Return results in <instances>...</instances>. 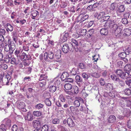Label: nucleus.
Segmentation results:
<instances>
[{
    "label": "nucleus",
    "instance_id": "obj_64",
    "mask_svg": "<svg viewBox=\"0 0 131 131\" xmlns=\"http://www.w3.org/2000/svg\"><path fill=\"white\" fill-rule=\"evenodd\" d=\"M110 16H107V14H105V16H104L103 18V20L105 21L108 20L110 18Z\"/></svg>",
    "mask_w": 131,
    "mask_h": 131
},
{
    "label": "nucleus",
    "instance_id": "obj_57",
    "mask_svg": "<svg viewBox=\"0 0 131 131\" xmlns=\"http://www.w3.org/2000/svg\"><path fill=\"white\" fill-rule=\"evenodd\" d=\"M125 52L128 55L131 54V48L128 47L125 50Z\"/></svg>",
    "mask_w": 131,
    "mask_h": 131
},
{
    "label": "nucleus",
    "instance_id": "obj_16",
    "mask_svg": "<svg viewBox=\"0 0 131 131\" xmlns=\"http://www.w3.org/2000/svg\"><path fill=\"white\" fill-rule=\"evenodd\" d=\"M121 77L124 79H129L131 77L129 75L128 72H123L122 75H121Z\"/></svg>",
    "mask_w": 131,
    "mask_h": 131
},
{
    "label": "nucleus",
    "instance_id": "obj_49",
    "mask_svg": "<svg viewBox=\"0 0 131 131\" xmlns=\"http://www.w3.org/2000/svg\"><path fill=\"white\" fill-rule=\"evenodd\" d=\"M77 70L75 69V68H73L71 71L70 73L71 75H75L77 73Z\"/></svg>",
    "mask_w": 131,
    "mask_h": 131
},
{
    "label": "nucleus",
    "instance_id": "obj_29",
    "mask_svg": "<svg viewBox=\"0 0 131 131\" xmlns=\"http://www.w3.org/2000/svg\"><path fill=\"white\" fill-rule=\"evenodd\" d=\"M59 99L62 102H64L66 100L65 95L63 94H61L59 96Z\"/></svg>",
    "mask_w": 131,
    "mask_h": 131
},
{
    "label": "nucleus",
    "instance_id": "obj_30",
    "mask_svg": "<svg viewBox=\"0 0 131 131\" xmlns=\"http://www.w3.org/2000/svg\"><path fill=\"white\" fill-rule=\"evenodd\" d=\"M7 31H8V30H9L10 31H12L13 30V26L11 25L9 23H7Z\"/></svg>",
    "mask_w": 131,
    "mask_h": 131
},
{
    "label": "nucleus",
    "instance_id": "obj_40",
    "mask_svg": "<svg viewBox=\"0 0 131 131\" xmlns=\"http://www.w3.org/2000/svg\"><path fill=\"white\" fill-rule=\"evenodd\" d=\"M124 92L125 94L127 95H129L131 94V90L128 88L125 89Z\"/></svg>",
    "mask_w": 131,
    "mask_h": 131
},
{
    "label": "nucleus",
    "instance_id": "obj_55",
    "mask_svg": "<svg viewBox=\"0 0 131 131\" xmlns=\"http://www.w3.org/2000/svg\"><path fill=\"white\" fill-rule=\"evenodd\" d=\"M74 82L73 79L71 78H68L66 79L65 81V82H68L70 83H73Z\"/></svg>",
    "mask_w": 131,
    "mask_h": 131
},
{
    "label": "nucleus",
    "instance_id": "obj_46",
    "mask_svg": "<svg viewBox=\"0 0 131 131\" xmlns=\"http://www.w3.org/2000/svg\"><path fill=\"white\" fill-rule=\"evenodd\" d=\"M126 83L130 87H131V77L129 79L125 81Z\"/></svg>",
    "mask_w": 131,
    "mask_h": 131
},
{
    "label": "nucleus",
    "instance_id": "obj_3",
    "mask_svg": "<svg viewBox=\"0 0 131 131\" xmlns=\"http://www.w3.org/2000/svg\"><path fill=\"white\" fill-rule=\"evenodd\" d=\"M71 44H66L63 46L62 47V51L65 53H67L69 52V50L71 51L73 49V47H72L71 48Z\"/></svg>",
    "mask_w": 131,
    "mask_h": 131
},
{
    "label": "nucleus",
    "instance_id": "obj_27",
    "mask_svg": "<svg viewBox=\"0 0 131 131\" xmlns=\"http://www.w3.org/2000/svg\"><path fill=\"white\" fill-rule=\"evenodd\" d=\"M26 56V53L24 52H21V53L19 55V56L18 58V59H20L21 60L24 59L25 58Z\"/></svg>",
    "mask_w": 131,
    "mask_h": 131
},
{
    "label": "nucleus",
    "instance_id": "obj_1",
    "mask_svg": "<svg viewBox=\"0 0 131 131\" xmlns=\"http://www.w3.org/2000/svg\"><path fill=\"white\" fill-rule=\"evenodd\" d=\"M8 45H6L4 47V50L6 52H9L8 53L12 54L14 50L15 45L14 42L11 41L10 39H9L8 40Z\"/></svg>",
    "mask_w": 131,
    "mask_h": 131
},
{
    "label": "nucleus",
    "instance_id": "obj_41",
    "mask_svg": "<svg viewBox=\"0 0 131 131\" xmlns=\"http://www.w3.org/2000/svg\"><path fill=\"white\" fill-rule=\"evenodd\" d=\"M117 8V4L116 3H113L111 5L110 9L112 10H114Z\"/></svg>",
    "mask_w": 131,
    "mask_h": 131
},
{
    "label": "nucleus",
    "instance_id": "obj_60",
    "mask_svg": "<svg viewBox=\"0 0 131 131\" xmlns=\"http://www.w3.org/2000/svg\"><path fill=\"white\" fill-rule=\"evenodd\" d=\"M70 108L71 112L73 113H75V112H76L77 110L76 108H75L73 106L70 107Z\"/></svg>",
    "mask_w": 131,
    "mask_h": 131
},
{
    "label": "nucleus",
    "instance_id": "obj_5",
    "mask_svg": "<svg viewBox=\"0 0 131 131\" xmlns=\"http://www.w3.org/2000/svg\"><path fill=\"white\" fill-rule=\"evenodd\" d=\"M11 77L9 74L6 75V76L2 79L3 82L6 85H9V84L10 82Z\"/></svg>",
    "mask_w": 131,
    "mask_h": 131
},
{
    "label": "nucleus",
    "instance_id": "obj_34",
    "mask_svg": "<svg viewBox=\"0 0 131 131\" xmlns=\"http://www.w3.org/2000/svg\"><path fill=\"white\" fill-rule=\"evenodd\" d=\"M44 105L42 104L41 103H39L35 105V107L36 109H37L38 110L42 108L43 107Z\"/></svg>",
    "mask_w": 131,
    "mask_h": 131
},
{
    "label": "nucleus",
    "instance_id": "obj_15",
    "mask_svg": "<svg viewBox=\"0 0 131 131\" xmlns=\"http://www.w3.org/2000/svg\"><path fill=\"white\" fill-rule=\"evenodd\" d=\"M69 74L68 73L66 72H64L61 75V79L62 80L65 81L66 79L69 77Z\"/></svg>",
    "mask_w": 131,
    "mask_h": 131
},
{
    "label": "nucleus",
    "instance_id": "obj_10",
    "mask_svg": "<svg viewBox=\"0 0 131 131\" xmlns=\"http://www.w3.org/2000/svg\"><path fill=\"white\" fill-rule=\"evenodd\" d=\"M71 47H73V49H77V46H78V42L75 40L74 39H71V41L70 43Z\"/></svg>",
    "mask_w": 131,
    "mask_h": 131
},
{
    "label": "nucleus",
    "instance_id": "obj_4",
    "mask_svg": "<svg viewBox=\"0 0 131 131\" xmlns=\"http://www.w3.org/2000/svg\"><path fill=\"white\" fill-rule=\"evenodd\" d=\"M52 59L54 58V54L51 51H49L48 53L45 52L44 54V58L45 60H47L48 58Z\"/></svg>",
    "mask_w": 131,
    "mask_h": 131
},
{
    "label": "nucleus",
    "instance_id": "obj_36",
    "mask_svg": "<svg viewBox=\"0 0 131 131\" xmlns=\"http://www.w3.org/2000/svg\"><path fill=\"white\" fill-rule=\"evenodd\" d=\"M75 81L77 82H82V79L79 75H77L75 78Z\"/></svg>",
    "mask_w": 131,
    "mask_h": 131
},
{
    "label": "nucleus",
    "instance_id": "obj_62",
    "mask_svg": "<svg viewBox=\"0 0 131 131\" xmlns=\"http://www.w3.org/2000/svg\"><path fill=\"white\" fill-rule=\"evenodd\" d=\"M6 33V31L5 29H0V33L1 35H4Z\"/></svg>",
    "mask_w": 131,
    "mask_h": 131
},
{
    "label": "nucleus",
    "instance_id": "obj_25",
    "mask_svg": "<svg viewBox=\"0 0 131 131\" xmlns=\"http://www.w3.org/2000/svg\"><path fill=\"white\" fill-rule=\"evenodd\" d=\"M31 15L32 17V19H35V17H36L37 15H39V12L37 11L32 12L31 14Z\"/></svg>",
    "mask_w": 131,
    "mask_h": 131
},
{
    "label": "nucleus",
    "instance_id": "obj_59",
    "mask_svg": "<svg viewBox=\"0 0 131 131\" xmlns=\"http://www.w3.org/2000/svg\"><path fill=\"white\" fill-rule=\"evenodd\" d=\"M42 129H44L45 131H47V130L48 129V125H43L42 127L41 128H40V129H41L40 131H43Z\"/></svg>",
    "mask_w": 131,
    "mask_h": 131
},
{
    "label": "nucleus",
    "instance_id": "obj_47",
    "mask_svg": "<svg viewBox=\"0 0 131 131\" xmlns=\"http://www.w3.org/2000/svg\"><path fill=\"white\" fill-rule=\"evenodd\" d=\"M121 22L123 24L126 25L128 24V21L126 18H123L122 19Z\"/></svg>",
    "mask_w": 131,
    "mask_h": 131
},
{
    "label": "nucleus",
    "instance_id": "obj_19",
    "mask_svg": "<svg viewBox=\"0 0 131 131\" xmlns=\"http://www.w3.org/2000/svg\"><path fill=\"white\" fill-rule=\"evenodd\" d=\"M65 89L67 90H69L71 89L72 87V85L69 83H67L64 86Z\"/></svg>",
    "mask_w": 131,
    "mask_h": 131
},
{
    "label": "nucleus",
    "instance_id": "obj_23",
    "mask_svg": "<svg viewBox=\"0 0 131 131\" xmlns=\"http://www.w3.org/2000/svg\"><path fill=\"white\" fill-rule=\"evenodd\" d=\"M61 56V51L60 50H57L55 52V56L57 59L60 58Z\"/></svg>",
    "mask_w": 131,
    "mask_h": 131
},
{
    "label": "nucleus",
    "instance_id": "obj_39",
    "mask_svg": "<svg viewBox=\"0 0 131 131\" xmlns=\"http://www.w3.org/2000/svg\"><path fill=\"white\" fill-rule=\"evenodd\" d=\"M33 114L35 116L38 117L40 116L42 113L40 111H36L33 112Z\"/></svg>",
    "mask_w": 131,
    "mask_h": 131
},
{
    "label": "nucleus",
    "instance_id": "obj_26",
    "mask_svg": "<svg viewBox=\"0 0 131 131\" xmlns=\"http://www.w3.org/2000/svg\"><path fill=\"white\" fill-rule=\"evenodd\" d=\"M105 87L106 89L107 90L110 91L112 90L113 89L112 85L110 83H107Z\"/></svg>",
    "mask_w": 131,
    "mask_h": 131
},
{
    "label": "nucleus",
    "instance_id": "obj_8",
    "mask_svg": "<svg viewBox=\"0 0 131 131\" xmlns=\"http://www.w3.org/2000/svg\"><path fill=\"white\" fill-rule=\"evenodd\" d=\"M25 120L29 121H31L33 119V116L30 112H28L26 116L25 117Z\"/></svg>",
    "mask_w": 131,
    "mask_h": 131
},
{
    "label": "nucleus",
    "instance_id": "obj_48",
    "mask_svg": "<svg viewBox=\"0 0 131 131\" xmlns=\"http://www.w3.org/2000/svg\"><path fill=\"white\" fill-rule=\"evenodd\" d=\"M73 92L75 94H77L79 92V89L78 87L76 86H74L73 87Z\"/></svg>",
    "mask_w": 131,
    "mask_h": 131
},
{
    "label": "nucleus",
    "instance_id": "obj_43",
    "mask_svg": "<svg viewBox=\"0 0 131 131\" xmlns=\"http://www.w3.org/2000/svg\"><path fill=\"white\" fill-rule=\"evenodd\" d=\"M99 82L101 85L104 86L105 84V82L104 79L100 78L99 80Z\"/></svg>",
    "mask_w": 131,
    "mask_h": 131
},
{
    "label": "nucleus",
    "instance_id": "obj_24",
    "mask_svg": "<svg viewBox=\"0 0 131 131\" xmlns=\"http://www.w3.org/2000/svg\"><path fill=\"white\" fill-rule=\"evenodd\" d=\"M25 104L24 102H20L18 103L17 107L19 109H22L25 107Z\"/></svg>",
    "mask_w": 131,
    "mask_h": 131
},
{
    "label": "nucleus",
    "instance_id": "obj_11",
    "mask_svg": "<svg viewBox=\"0 0 131 131\" xmlns=\"http://www.w3.org/2000/svg\"><path fill=\"white\" fill-rule=\"evenodd\" d=\"M81 15H80L79 16L77 19V22H79L80 21V22H82L87 19L89 17V16L88 15H86L84 16L82 15L81 17V18L80 20H78V19L79 18Z\"/></svg>",
    "mask_w": 131,
    "mask_h": 131
},
{
    "label": "nucleus",
    "instance_id": "obj_35",
    "mask_svg": "<svg viewBox=\"0 0 131 131\" xmlns=\"http://www.w3.org/2000/svg\"><path fill=\"white\" fill-rule=\"evenodd\" d=\"M53 81L54 82V83L55 86L56 87L58 86L60 84V81L59 80L57 79V78L54 79Z\"/></svg>",
    "mask_w": 131,
    "mask_h": 131
},
{
    "label": "nucleus",
    "instance_id": "obj_13",
    "mask_svg": "<svg viewBox=\"0 0 131 131\" xmlns=\"http://www.w3.org/2000/svg\"><path fill=\"white\" fill-rule=\"evenodd\" d=\"M116 117L114 115H111L110 116L108 119L109 122L113 123L116 122Z\"/></svg>",
    "mask_w": 131,
    "mask_h": 131
},
{
    "label": "nucleus",
    "instance_id": "obj_50",
    "mask_svg": "<svg viewBox=\"0 0 131 131\" xmlns=\"http://www.w3.org/2000/svg\"><path fill=\"white\" fill-rule=\"evenodd\" d=\"M116 82L118 83L121 86H122L125 85V83L122 80H120L119 79Z\"/></svg>",
    "mask_w": 131,
    "mask_h": 131
},
{
    "label": "nucleus",
    "instance_id": "obj_21",
    "mask_svg": "<svg viewBox=\"0 0 131 131\" xmlns=\"http://www.w3.org/2000/svg\"><path fill=\"white\" fill-rule=\"evenodd\" d=\"M100 32L101 34L105 35H107L108 33V31L106 28H102L100 30Z\"/></svg>",
    "mask_w": 131,
    "mask_h": 131
},
{
    "label": "nucleus",
    "instance_id": "obj_12",
    "mask_svg": "<svg viewBox=\"0 0 131 131\" xmlns=\"http://www.w3.org/2000/svg\"><path fill=\"white\" fill-rule=\"evenodd\" d=\"M67 123L69 126L70 127H72L75 126V124L72 119L71 118H68L67 120Z\"/></svg>",
    "mask_w": 131,
    "mask_h": 131
},
{
    "label": "nucleus",
    "instance_id": "obj_17",
    "mask_svg": "<svg viewBox=\"0 0 131 131\" xmlns=\"http://www.w3.org/2000/svg\"><path fill=\"white\" fill-rule=\"evenodd\" d=\"M12 54L7 53L5 55L4 58V61L7 63H8L10 61V59L12 58Z\"/></svg>",
    "mask_w": 131,
    "mask_h": 131
},
{
    "label": "nucleus",
    "instance_id": "obj_44",
    "mask_svg": "<svg viewBox=\"0 0 131 131\" xmlns=\"http://www.w3.org/2000/svg\"><path fill=\"white\" fill-rule=\"evenodd\" d=\"M45 102L46 105L48 106H50L51 105V101L48 99H46L45 100Z\"/></svg>",
    "mask_w": 131,
    "mask_h": 131
},
{
    "label": "nucleus",
    "instance_id": "obj_37",
    "mask_svg": "<svg viewBox=\"0 0 131 131\" xmlns=\"http://www.w3.org/2000/svg\"><path fill=\"white\" fill-rule=\"evenodd\" d=\"M111 78L114 81L117 82L119 78L117 77L115 74H113L111 75Z\"/></svg>",
    "mask_w": 131,
    "mask_h": 131
},
{
    "label": "nucleus",
    "instance_id": "obj_53",
    "mask_svg": "<svg viewBox=\"0 0 131 131\" xmlns=\"http://www.w3.org/2000/svg\"><path fill=\"white\" fill-rule=\"evenodd\" d=\"M6 128L4 124L1 125L0 126V131H6Z\"/></svg>",
    "mask_w": 131,
    "mask_h": 131
},
{
    "label": "nucleus",
    "instance_id": "obj_20",
    "mask_svg": "<svg viewBox=\"0 0 131 131\" xmlns=\"http://www.w3.org/2000/svg\"><path fill=\"white\" fill-rule=\"evenodd\" d=\"M86 30L85 29L80 30L79 32V36H78L77 38L79 36L82 37L86 35Z\"/></svg>",
    "mask_w": 131,
    "mask_h": 131
},
{
    "label": "nucleus",
    "instance_id": "obj_58",
    "mask_svg": "<svg viewBox=\"0 0 131 131\" xmlns=\"http://www.w3.org/2000/svg\"><path fill=\"white\" fill-rule=\"evenodd\" d=\"M123 72L122 71L120 70H117L116 72V74L118 75L120 77H121V75H122Z\"/></svg>",
    "mask_w": 131,
    "mask_h": 131
},
{
    "label": "nucleus",
    "instance_id": "obj_9",
    "mask_svg": "<svg viewBox=\"0 0 131 131\" xmlns=\"http://www.w3.org/2000/svg\"><path fill=\"white\" fill-rule=\"evenodd\" d=\"M71 47H73V49H77V46H78V42L75 40L74 39H71V41L70 43Z\"/></svg>",
    "mask_w": 131,
    "mask_h": 131
},
{
    "label": "nucleus",
    "instance_id": "obj_61",
    "mask_svg": "<svg viewBox=\"0 0 131 131\" xmlns=\"http://www.w3.org/2000/svg\"><path fill=\"white\" fill-rule=\"evenodd\" d=\"M17 127L16 125L13 126L11 128L12 131H16L17 129Z\"/></svg>",
    "mask_w": 131,
    "mask_h": 131
},
{
    "label": "nucleus",
    "instance_id": "obj_33",
    "mask_svg": "<svg viewBox=\"0 0 131 131\" xmlns=\"http://www.w3.org/2000/svg\"><path fill=\"white\" fill-rule=\"evenodd\" d=\"M56 89L57 87L55 86H51L49 88V91L51 92H54L56 91Z\"/></svg>",
    "mask_w": 131,
    "mask_h": 131
},
{
    "label": "nucleus",
    "instance_id": "obj_2",
    "mask_svg": "<svg viewBox=\"0 0 131 131\" xmlns=\"http://www.w3.org/2000/svg\"><path fill=\"white\" fill-rule=\"evenodd\" d=\"M41 119L40 118H38L33 121L32 124L34 127H36L37 129H40L42 123Z\"/></svg>",
    "mask_w": 131,
    "mask_h": 131
},
{
    "label": "nucleus",
    "instance_id": "obj_6",
    "mask_svg": "<svg viewBox=\"0 0 131 131\" xmlns=\"http://www.w3.org/2000/svg\"><path fill=\"white\" fill-rule=\"evenodd\" d=\"M118 27V25L116 24H114L113 25H111V28H112L115 31V34L116 36H117V37H119V36L121 35V30H120V28H119V29L120 31L119 32L118 34H117L116 35V32L117 31H116V30L117 29Z\"/></svg>",
    "mask_w": 131,
    "mask_h": 131
},
{
    "label": "nucleus",
    "instance_id": "obj_22",
    "mask_svg": "<svg viewBox=\"0 0 131 131\" xmlns=\"http://www.w3.org/2000/svg\"><path fill=\"white\" fill-rule=\"evenodd\" d=\"M125 9L124 6L123 5H121L118 7L117 11L119 13H122L124 11Z\"/></svg>",
    "mask_w": 131,
    "mask_h": 131
},
{
    "label": "nucleus",
    "instance_id": "obj_56",
    "mask_svg": "<svg viewBox=\"0 0 131 131\" xmlns=\"http://www.w3.org/2000/svg\"><path fill=\"white\" fill-rule=\"evenodd\" d=\"M123 62L121 61H118L117 63V66L120 68H122L123 66Z\"/></svg>",
    "mask_w": 131,
    "mask_h": 131
},
{
    "label": "nucleus",
    "instance_id": "obj_52",
    "mask_svg": "<svg viewBox=\"0 0 131 131\" xmlns=\"http://www.w3.org/2000/svg\"><path fill=\"white\" fill-rule=\"evenodd\" d=\"M60 122V120L58 118H54L52 121V123L54 124H58Z\"/></svg>",
    "mask_w": 131,
    "mask_h": 131
},
{
    "label": "nucleus",
    "instance_id": "obj_14",
    "mask_svg": "<svg viewBox=\"0 0 131 131\" xmlns=\"http://www.w3.org/2000/svg\"><path fill=\"white\" fill-rule=\"evenodd\" d=\"M124 36L128 37L131 34V29L128 28H126L124 30Z\"/></svg>",
    "mask_w": 131,
    "mask_h": 131
},
{
    "label": "nucleus",
    "instance_id": "obj_38",
    "mask_svg": "<svg viewBox=\"0 0 131 131\" xmlns=\"http://www.w3.org/2000/svg\"><path fill=\"white\" fill-rule=\"evenodd\" d=\"M125 70L126 71H128L131 70V65L127 64L124 67Z\"/></svg>",
    "mask_w": 131,
    "mask_h": 131
},
{
    "label": "nucleus",
    "instance_id": "obj_31",
    "mask_svg": "<svg viewBox=\"0 0 131 131\" xmlns=\"http://www.w3.org/2000/svg\"><path fill=\"white\" fill-rule=\"evenodd\" d=\"M105 14L104 12H102L100 13L97 17V19H100L101 18H103Z\"/></svg>",
    "mask_w": 131,
    "mask_h": 131
},
{
    "label": "nucleus",
    "instance_id": "obj_32",
    "mask_svg": "<svg viewBox=\"0 0 131 131\" xmlns=\"http://www.w3.org/2000/svg\"><path fill=\"white\" fill-rule=\"evenodd\" d=\"M47 78V76L45 74H41L39 78V81L46 80Z\"/></svg>",
    "mask_w": 131,
    "mask_h": 131
},
{
    "label": "nucleus",
    "instance_id": "obj_54",
    "mask_svg": "<svg viewBox=\"0 0 131 131\" xmlns=\"http://www.w3.org/2000/svg\"><path fill=\"white\" fill-rule=\"evenodd\" d=\"M6 125L8 127H10L11 126V121L9 119H7L5 122Z\"/></svg>",
    "mask_w": 131,
    "mask_h": 131
},
{
    "label": "nucleus",
    "instance_id": "obj_45",
    "mask_svg": "<svg viewBox=\"0 0 131 131\" xmlns=\"http://www.w3.org/2000/svg\"><path fill=\"white\" fill-rule=\"evenodd\" d=\"M127 54L125 52H122L119 54L118 56L119 57L122 58H124L126 56Z\"/></svg>",
    "mask_w": 131,
    "mask_h": 131
},
{
    "label": "nucleus",
    "instance_id": "obj_63",
    "mask_svg": "<svg viewBox=\"0 0 131 131\" xmlns=\"http://www.w3.org/2000/svg\"><path fill=\"white\" fill-rule=\"evenodd\" d=\"M56 104L59 107H61L62 106V104L61 102L58 101L56 102Z\"/></svg>",
    "mask_w": 131,
    "mask_h": 131
},
{
    "label": "nucleus",
    "instance_id": "obj_18",
    "mask_svg": "<svg viewBox=\"0 0 131 131\" xmlns=\"http://www.w3.org/2000/svg\"><path fill=\"white\" fill-rule=\"evenodd\" d=\"M96 3H95L93 5H90L87 8V9L90 11H92L95 10V8L96 6H95L96 4Z\"/></svg>",
    "mask_w": 131,
    "mask_h": 131
},
{
    "label": "nucleus",
    "instance_id": "obj_7",
    "mask_svg": "<svg viewBox=\"0 0 131 131\" xmlns=\"http://www.w3.org/2000/svg\"><path fill=\"white\" fill-rule=\"evenodd\" d=\"M76 99L74 102V104L76 106L79 107L80 105V103L83 102V100L80 97L76 98Z\"/></svg>",
    "mask_w": 131,
    "mask_h": 131
},
{
    "label": "nucleus",
    "instance_id": "obj_51",
    "mask_svg": "<svg viewBox=\"0 0 131 131\" xmlns=\"http://www.w3.org/2000/svg\"><path fill=\"white\" fill-rule=\"evenodd\" d=\"M21 53L20 50H19L16 49L15 52V54L17 58L19 56V55Z\"/></svg>",
    "mask_w": 131,
    "mask_h": 131
},
{
    "label": "nucleus",
    "instance_id": "obj_28",
    "mask_svg": "<svg viewBox=\"0 0 131 131\" xmlns=\"http://www.w3.org/2000/svg\"><path fill=\"white\" fill-rule=\"evenodd\" d=\"M19 61L16 60L15 58H13L11 60V63L13 64L16 65L19 63Z\"/></svg>",
    "mask_w": 131,
    "mask_h": 131
},
{
    "label": "nucleus",
    "instance_id": "obj_42",
    "mask_svg": "<svg viewBox=\"0 0 131 131\" xmlns=\"http://www.w3.org/2000/svg\"><path fill=\"white\" fill-rule=\"evenodd\" d=\"M68 37V33H65L63 35L62 37V40L63 42L66 41Z\"/></svg>",
    "mask_w": 131,
    "mask_h": 131
}]
</instances>
